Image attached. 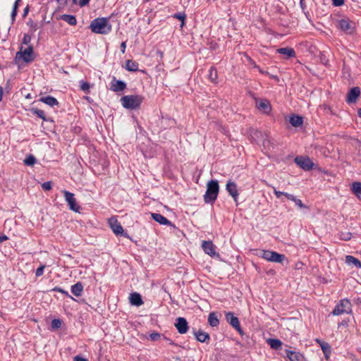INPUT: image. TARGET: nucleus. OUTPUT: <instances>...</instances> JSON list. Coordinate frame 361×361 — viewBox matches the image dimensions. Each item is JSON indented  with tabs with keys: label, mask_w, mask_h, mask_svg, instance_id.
<instances>
[{
	"label": "nucleus",
	"mask_w": 361,
	"mask_h": 361,
	"mask_svg": "<svg viewBox=\"0 0 361 361\" xmlns=\"http://www.w3.org/2000/svg\"><path fill=\"white\" fill-rule=\"evenodd\" d=\"M32 47H27L23 49V47H20V50L16 53L15 56L16 63L21 65L33 62L37 57V54L35 53Z\"/></svg>",
	"instance_id": "1"
},
{
	"label": "nucleus",
	"mask_w": 361,
	"mask_h": 361,
	"mask_svg": "<svg viewBox=\"0 0 361 361\" xmlns=\"http://www.w3.org/2000/svg\"><path fill=\"white\" fill-rule=\"evenodd\" d=\"M90 28L94 33L107 34L111 30V25L107 18H97L92 20Z\"/></svg>",
	"instance_id": "2"
},
{
	"label": "nucleus",
	"mask_w": 361,
	"mask_h": 361,
	"mask_svg": "<svg viewBox=\"0 0 361 361\" xmlns=\"http://www.w3.org/2000/svg\"><path fill=\"white\" fill-rule=\"evenodd\" d=\"M219 185L216 180H210L207 183V190L204 195V201L207 204H213L217 199Z\"/></svg>",
	"instance_id": "3"
},
{
	"label": "nucleus",
	"mask_w": 361,
	"mask_h": 361,
	"mask_svg": "<svg viewBox=\"0 0 361 361\" xmlns=\"http://www.w3.org/2000/svg\"><path fill=\"white\" fill-rule=\"evenodd\" d=\"M144 97L140 94L125 95L121 98L122 106L126 109H137L140 107Z\"/></svg>",
	"instance_id": "4"
},
{
	"label": "nucleus",
	"mask_w": 361,
	"mask_h": 361,
	"mask_svg": "<svg viewBox=\"0 0 361 361\" xmlns=\"http://www.w3.org/2000/svg\"><path fill=\"white\" fill-rule=\"evenodd\" d=\"M259 257L262 258L271 262H276L282 264L283 261L286 259V257L283 254H280L279 252L271 251V250H262L260 251Z\"/></svg>",
	"instance_id": "5"
},
{
	"label": "nucleus",
	"mask_w": 361,
	"mask_h": 361,
	"mask_svg": "<svg viewBox=\"0 0 361 361\" xmlns=\"http://www.w3.org/2000/svg\"><path fill=\"white\" fill-rule=\"evenodd\" d=\"M351 312V303L347 298L342 299L335 306L332 311V314L338 316L344 313H349Z\"/></svg>",
	"instance_id": "6"
},
{
	"label": "nucleus",
	"mask_w": 361,
	"mask_h": 361,
	"mask_svg": "<svg viewBox=\"0 0 361 361\" xmlns=\"http://www.w3.org/2000/svg\"><path fill=\"white\" fill-rule=\"evenodd\" d=\"M294 162L305 171L313 169L314 164L309 157L298 156L294 159Z\"/></svg>",
	"instance_id": "7"
},
{
	"label": "nucleus",
	"mask_w": 361,
	"mask_h": 361,
	"mask_svg": "<svg viewBox=\"0 0 361 361\" xmlns=\"http://www.w3.org/2000/svg\"><path fill=\"white\" fill-rule=\"evenodd\" d=\"M62 192L64 195L65 200L68 204L69 209L75 212L80 213L81 207L77 203L74 194L67 190H63Z\"/></svg>",
	"instance_id": "8"
},
{
	"label": "nucleus",
	"mask_w": 361,
	"mask_h": 361,
	"mask_svg": "<svg viewBox=\"0 0 361 361\" xmlns=\"http://www.w3.org/2000/svg\"><path fill=\"white\" fill-rule=\"evenodd\" d=\"M225 317L226 322L233 328L235 329L239 334L241 336L244 335V331L240 326V321L238 318L234 315L233 312H228L225 314Z\"/></svg>",
	"instance_id": "9"
},
{
	"label": "nucleus",
	"mask_w": 361,
	"mask_h": 361,
	"mask_svg": "<svg viewBox=\"0 0 361 361\" xmlns=\"http://www.w3.org/2000/svg\"><path fill=\"white\" fill-rule=\"evenodd\" d=\"M109 224L113 232L116 235H122L128 237V234L124 232L123 228L118 220L115 218H111L109 220Z\"/></svg>",
	"instance_id": "10"
},
{
	"label": "nucleus",
	"mask_w": 361,
	"mask_h": 361,
	"mask_svg": "<svg viewBox=\"0 0 361 361\" xmlns=\"http://www.w3.org/2000/svg\"><path fill=\"white\" fill-rule=\"evenodd\" d=\"M355 23L348 18L341 19L338 23V27L346 32L351 33L355 29Z\"/></svg>",
	"instance_id": "11"
},
{
	"label": "nucleus",
	"mask_w": 361,
	"mask_h": 361,
	"mask_svg": "<svg viewBox=\"0 0 361 361\" xmlns=\"http://www.w3.org/2000/svg\"><path fill=\"white\" fill-rule=\"evenodd\" d=\"M174 326L180 334H186L189 329L188 323L186 319L184 317H178L176 319Z\"/></svg>",
	"instance_id": "12"
},
{
	"label": "nucleus",
	"mask_w": 361,
	"mask_h": 361,
	"mask_svg": "<svg viewBox=\"0 0 361 361\" xmlns=\"http://www.w3.org/2000/svg\"><path fill=\"white\" fill-rule=\"evenodd\" d=\"M226 190L228 194L233 197V200L238 204V198L239 195L238 190L237 189V184L232 181L231 179L227 181L226 185Z\"/></svg>",
	"instance_id": "13"
},
{
	"label": "nucleus",
	"mask_w": 361,
	"mask_h": 361,
	"mask_svg": "<svg viewBox=\"0 0 361 361\" xmlns=\"http://www.w3.org/2000/svg\"><path fill=\"white\" fill-rule=\"evenodd\" d=\"M250 137L252 142L259 144L263 140L267 137V133L262 132L255 128H250L249 130Z\"/></svg>",
	"instance_id": "14"
},
{
	"label": "nucleus",
	"mask_w": 361,
	"mask_h": 361,
	"mask_svg": "<svg viewBox=\"0 0 361 361\" xmlns=\"http://www.w3.org/2000/svg\"><path fill=\"white\" fill-rule=\"evenodd\" d=\"M256 107L266 114H269L271 111V105L266 99L256 100Z\"/></svg>",
	"instance_id": "15"
},
{
	"label": "nucleus",
	"mask_w": 361,
	"mask_h": 361,
	"mask_svg": "<svg viewBox=\"0 0 361 361\" xmlns=\"http://www.w3.org/2000/svg\"><path fill=\"white\" fill-rule=\"evenodd\" d=\"M286 355L290 361H307L305 356L298 351L286 350Z\"/></svg>",
	"instance_id": "16"
},
{
	"label": "nucleus",
	"mask_w": 361,
	"mask_h": 361,
	"mask_svg": "<svg viewBox=\"0 0 361 361\" xmlns=\"http://www.w3.org/2000/svg\"><path fill=\"white\" fill-rule=\"evenodd\" d=\"M360 94V89L359 87H354L351 88L348 93L346 102L348 104L355 103L357 97Z\"/></svg>",
	"instance_id": "17"
},
{
	"label": "nucleus",
	"mask_w": 361,
	"mask_h": 361,
	"mask_svg": "<svg viewBox=\"0 0 361 361\" xmlns=\"http://www.w3.org/2000/svg\"><path fill=\"white\" fill-rule=\"evenodd\" d=\"M192 333L197 341L199 342L208 343L210 340L209 334L202 330L197 331L195 329H192Z\"/></svg>",
	"instance_id": "18"
},
{
	"label": "nucleus",
	"mask_w": 361,
	"mask_h": 361,
	"mask_svg": "<svg viewBox=\"0 0 361 361\" xmlns=\"http://www.w3.org/2000/svg\"><path fill=\"white\" fill-rule=\"evenodd\" d=\"M152 219L156 222L159 223L161 225L164 226H171L175 227V226L165 216L158 213H151Z\"/></svg>",
	"instance_id": "19"
},
{
	"label": "nucleus",
	"mask_w": 361,
	"mask_h": 361,
	"mask_svg": "<svg viewBox=\"0 0 361 361\" xmlns=\"http://www.w3.org/2000/svg\"><path fill=\"white\" fill-rule=\"evenodd\" d=\"M126 88V83L123 80H116L115 77H114L113 80L111 82V87L110 90L114 92H121Z\"/></svg>",
	"instance_id": "20"
},
{
	"label": "nucleus",
	"mask_w": 361,
	"mask_h": 361,
	"mask_svg": "<svg viewBox=\"0 0 361 361\" xmlns=\"http://www.w3.org/2000/svg\"><path fill=\"white\" fill-rule=\"evenodd\" d=\"M202 247L204 252L206 254L209 255V256L214 257L215 255H219L218 254L216 253L215 245L213 244V243L212 241L204 240L202 242Z\"/></svg>",
	"instance_id": "21"
},
{
	"label": "nucleus",
	"mask_w": 361,
	"mask_h": 361,
	"mask_svg": "<svg viewBox=\"0 0 361 361\" xmlns=\"http://www.w3.org/2000/svg\"><path fill=\"white\" fill-rule=\"evenodd\" d=\"M129 300L130 303L136 307H140L144 303L141 295L137 292L131 293Z\"/></svg>",
	"instance_id": "22"
},
{
	"label": "nucleus",
	"mask_w": 361,
	"mask_h": 361,
	"mask_svg": "<svg viewBox=\"0 0 361 361\" xmlns=\"http://www.w3.org/2000/svg\"><path fill=\"white\" fill-rule=\"evenodd\" d=\"M39 101L46 104L51 107L59 105L58 100L55 97L50 96V95H48L46 97H42L39 98Z\"/></svg>",
	"instance_id": "23"
},
{
	"label": "nucleus",
	"mask_w": 361,
	"mask_h": 361,
	"mask_svg": "<svg viewBox=\"0 0 361 361\" xmlns=\"http://www.w3.org/2000/svg\"><path fill=\"white\" fill-rule=\"evenodd\" d=\"M83 284L82 282L78 281L74 285L71 286V293L76 297H80L82 295L83 292Z\"/></svg>",
	"instance_id": "24"
},
{
	"label": "nucleus",
	"mask_w": 361,
	"mask_h": 361,
	"mask_svg": "<svg viewBox=\"0 0 361 361\" xmlns=\"http://www.w3.org/2000/svg\"><path fill=\"white\" fill-rule=\"evenodd\" d=\"M289 122L293 127H300L303 123V117L293 114L290 117Z\"/></svg>",
	"instance_id": "25"
},
{
	"label": "nucleus",
	"mask_w": 361,
	"mask_h": 361,
	"mask_svg": "<svg viewBox=\"0 0 361 361\" xmlns=\"http://www.w3.org/2000/svg\"><path fill=\"white\" fill-rule=\"evenodd\" d=\"M208 323L212 327H216L219 325V319L216 312H210L208 316Z\"/></svg>",
	"instance_id": "26"
},
{
	"label": "nucleus",
	"mask_w": 361,
	"mask_h": 361,
	"mask_svg": "<svg viewBox=\"0 0 361 361\" xmlns=\"http://www.w3.org/2000/svg\"><path fill=\"white\" fill-rule=\"evenodd\" d=\"M277 52L281 54L286 55V59L295 56V52L293 49L288 47H282L277 49Z\"/></svg>",
	"instance_id": "27"
},
{
	"label": "nucleus",
	"mask_w": 361,
	"mask_h": 361,
	"mask_svg": "<svg viewBox=\"0 0 361 361\" xmlns=\"http://www.w3.org/2000/svg\"><path fill=\"white\" fill-rule=\"evenodd\" d=\"M345 262L349 265H354L356 268H361V262L352 255H347L345 257Z\"/></svg>",
	"instance_id": "28"
},
{
	"label": "nucleus",
	"mask_w": 361,
	"mask_h": 361,
	"mask_svg": "<svg viewBox=\"0 0 361 361\" xmlns=\"http://www.w3.org/2000/svg\"><path fill=\"white\" fill-rule=\"evenodd\" d=\"M138 63L133 60H127L126 62V69L130 72H135L138 71Z\"/></svg>",
	"instance_id": "29"
},
{
	"label": "nucleus",
	"mask_w": 361,
	"mask_h": 361,
	"mask_svg": "<svg viewBox=\"0 0 361 361\" xmlns=\"http://www.w3.org/2000/svg\"><path fill=\"white\" fill-rule=\"evenodd\" d=\"M267 343L270 345L271 348L274 350L279 349L283 343L278 338H269L267 340Z\"/></svg>",
	"instance_id": "30"
},
{
	"label": "nucleus",
	"mask_w": 361,
	"mask_h": 361,
	"mask_svg": "<svg viewBox=\"0 0 361 361\" xmlns=\"http://www.w3.org/2000/svg\"><path fill=\"white\" fill-rule=\"evenodd\" d=\"M61 19L70 25H75L77 24L76 17L73 15L63 14L61 16Z\"/></svg>",
	"instance_id": "31"
},
{
	"label": "nucleus",
	"mask_w": 361,
	"mask_h": 361,
	"mask_svg": "<svg viewBox=\"0 0 361 361\" xmlns=\"http://www.w3.org/2000/svg\"><path fill=\"white\" fill-rule=\"evenodd\" d=\"M209 80L214 83L217 84L218 83V73L217 70L214 66H212L209 71V75H208Z\"/></svg>",
	"instance_id": "32"
},
{
	"label": "nucleus",
	"mask_w": 361,
	"mask_h": 361,
	"mask_svg": "<svg viewBox=\"0 0 361 361\" xmlns=\"http://www.w3.org/2000/svg\"><path fill=\"white\" fill-rule=\"evenodd\" d=\"M286 198L295 202V204L301 209H307L308 207L304 204L300 199H298L295 196L290 194L286 195Z\"/></svg>",
	"instance_id": "33"
},
{
	"label": "nucleus",
	"mask_w": 361,
	"mask_h": 361,
	"mask_svg": "<svg viewBox=\"0 0 361 361\" xmlns=\"http://www.w3.org/2000/svg\"><path fill=\"white\" fill-rule=\"evenodd\" d=\"M261 142H262V145H263L264 149L271 150V149L274 148V144L272 142V140L269 137L267 133V137L263 138V140L261 141Z\"/></svg>",
	"instance_id": "34"
},
{
	"label": "nucleus",
	"mask_w": 361,
	"mask_h": 361,
	"mask_svg": "<svg viewBox=\"0 0 361 361\" xmlns=\"http://www.w3.org/2000/svg\"><path fill=\"white\" fill-rule=\"evenodd\" d=\"M352 190L361 200V183L354 182L352 185Z\"/></svg>",
	"instance_id": "35"
},
{
	"label": "nucleus",
	"mask_w": 361,
	"mask_h": 361,
	"mask_svg": "<svg viewBox=\"0 0 361 361\" xmlns=\"http://www.w3.org/2000/svg\"><path fill=\"white\" fill-rule=\"evenodd\" d=\"M30 111L33 114L37 116L39 118L42 119L44 121H47V118L45 116V113L43 110H41V109H39L37 108H32V109H31Z\"/></svg>",
	"instance_id": "36"
},
{
	"label": "nucleus",
	"mask_w": 361,
	"mask_h": 361,
	"mask_svg": "<svg viewBox=\"0 0 361 361\" xmlns=\"http://www.w3.org/2000/svg\"><path fill=\"white\" fill-rule=\"evenodd\" d=\"M321 348L324 354L325 357L328 359L330 354L331 353V348L330 345L326 342L322 343V345H321Z\"/></svg>",
	"instance_id": "37"
},
{
	"label": "nucleus",
	"mask_w": 361,
	"mask_h": 361,
	"mask_svg": "<svg viewBox=\"0 0 361 361\" xmlns=\"http://www.w3.org/2000/svg\"><path fill=\"white\" fill-rule=\"evenodd\" d=\"M36 158L32 154H29L23 161L26 166H33L36 163Z\"/></svg>",
	"instance_id": "38"
},
{
	"label": "nucleus",
	"mask_w": 361,
	"mask_h": 361,
	"mask_svg": "<svg viewBox=\"0 0 361 361\" xmlns=\"http://www.w3.org/2000/svg\"><path fill=\"white\" fill-rule=\"evenodd\" d=\"M80 87L85 93H90V85L89 82L81 80L80 81Z\"/></svg>",
	"instance_id": "39"
},
{
	"label": "nucleus",
	"mask_w": 361,
	"mask_h": 361,
	"mask_svg": "<svg viewBox=\"0 0 361 361\" xmlns=\"http://www.w3.org/2000/svg\"><path fill=\"white\" fill-rule=\"evenodd\" d=\"M62 325V320L60 319H54L51 322L52 329H59Z\"/></svg>",
	"instance_id": "40"
},
{
	"label": "nucleus",
	"mask_w": 361,
	"mask_h": 361,
	"mask_svg": "<svg viewBox=\"0 0 361 361\" xmlns=\"http://www.w3.org/2000/svg\"><path fill=\"white\" fill-rule=\"evenodd\" d=\"M51 291L61 293L64 294L66 296L71 298L72 300H74V298L71 295H69L68 291L62 289L61 288H60L59 286L54 287V288H52L51 290Z\"/></svg>",
	"instance_id": "41"
},
{
	"label": "nucleus",
	"mask_w": 361,
	"mask_h": 361,
	"mask_svg": "<svg viewBox=\"0 0 361 361\" xmlns=\"http://www.w3.org/2000/svg\"><path fill=\"white\" fill-rule=\"evenodd\" d=\"M163 334L157 332H153L149 334V338L152 341H157L163 337Z\"/></svg>",
	"instance_id": "42"
},
{
	"label": "nucleus",
	"mask_w": 361,
	"mask_h": 361,
	"mask_svg": "<svg viewBox=\"0 0 361 361\" xmlns=\"http://www.w3.org/2000/svg\"><path fill=\"white\" fill-rule=\"evenodd\" d=\"M73 4L79 6L80 7H84L89 4L90 0H72Z\"/></svg>",
	"instance_id": "43"
},
{
	"label": "nucleus",
	"mask_w": 361,
	"mask_h": 361,
	"mask_svg": "<svg viewBox=\"0 0 361 361\" xmlns=\"http://www.w3.org/2000/svg\"><path fill=\"white\" fill-rule=\"evenodd\" d=\"M173 18L181 20L182 25H183L186 15L184 13H177L173 15Z\"/></svg>",
	"instance_id": "44"
},
{
	"label": "nucleus",
	"mask_w": 361,
	"mask_h": 361,
	"mask_svg": "<svg viewBox=\"0 0 361 361\" xmlns=\"http://www.w3.org/2000/svg\"><path fill=\"white\" fill-rule=\"evenodd\" d=\"M243 56L246 58L250 65L252 66L255 68H259V66L245 52L243 53Z\"/></svg>",
	"instance_id": "45"
},
{
	"label": "nucleus",
	"mask_w": 361,
	"mask_h": 361,
	"mask_svg": "<svg viewBox=\"0 0 361 361\" xmlns=\"http://www.w3.org/2000/svg\"><path fill=\"white\" fill-rule=\"evenodd\" d=\"M352 238V233L350 232L341 233V239L345 241L350 240Z\"/></svg>",
	"instance_id": "46"
},
{
	"label": "nucleus",
	"mask_w": 361,
	"mask_h": 361,
	"mask_svg": "<svg viewBox=\"0 0 361 361\" xmlns=\"http://www.w3.org/2000/svg\"><path fill=\"white\" fill-rule=\"evenodd\" d=\"M274 193L276 195V197L279 199L281 198L282 196H285L286 197V195H290L288 192L277 190L276 188H274Z\"/></svg>",
	"instance_id": "47"
},
{
	"label": "nucleus",
	"mask_w": 361,
	"mask_h": 361,
	"mask_svg": "<svg viewBox=\"0 0 361 361\" xmlns=\"http://www.w3.org/2000/svg\"><path fill=\"white\" fill-rule=\"evenodd\" d=\"M42 188L44 190H50L52 188V183L51 181H47L42 184Z\"/></svg>",
	"instance_id": "48"
},
{
	"label": "nucleus",
	"mask_w": 361,
	"mask_h": 361,
	"mask_svg": "<svg viewBox=\"0 0 361 361\" xmlns=\"http://www.w3.org/2000/svg\"><path fill=\"white\" fill-rule=\"evenodd\" d=\"M45 267L46 266L42 264L35 271V275L37 277L41 276L43 274Z\"/></svg>",
	"instance_id": "49"
},
{
	"label": "nucleus",
	"mask_w": 361,
	"mask_h": 361,
	"mask_svg": "<svg viewBox=\"0 0 361 361\" xmlns=\"http://www.w3.org/2000/svg\"><path fill=\"white\" fill-rule=\"evenodd\" d=\"M163 338L169 342V344L171 345H173L180 348H183V346L178 345L177 343H176L173 341L171 340L170 338L166 337L164 335L163 336Z\"/></svg>",
	"instance_id": "50"
},
{
	"label": "nucleus",
	"mask_w": 361,
	"mask_h": 361,
	"mask_svg": "<svg viewBox=\"0 0 361 361\" xmlns=\"http://www.w3.org/2000/svg\"><path fill=\"white\" fill-rule=\"evenodd\" d=\"M332 4L335 6H341L344 4V0H332Z\"/></svg>",
	"instance_id": "51"
},
{
	"label": "nucleus",
	"mask_w": 361,
	"mask_h": 361,
	"mask_svg": "<svg viewBox=\"0 0 361 361\" xmlns=\"http://www.w3.org/2000/svg\"><path fill=\"white\" fill-rule=\"evenodd\" d=\"M31 41V37L29 35H25L24 37H23V44H27L30 42Z\"/></svg>",
	"instance_id": "52"
},
{
	"label": "nucleus",
	"mask_w": 361,
	"mask_h": 361,
	"mask_svg": "<svg viewBox=\"0 0 361 361\" xmlns=\"http://www.w3.org/2000/svg\"><path fill=\"white\" fill-rule=\"evenodd\" d=\"M320 61H321V62H322L324 65L326 66V65H327V63H328V61H329V60L326 59V57L323 54H321V56H320Z\"/></svg>",
	"instance_id": "53"
},
{
	"label": "nucleus",
	"mask_w": 361,
	"mask_h": 361,
	"mask_svg": "<svg viewBox=\"0 0 361 361\" xmlns=\"http://www.w3.org/2000/svg\"><path fill=\"white\" fill-rule=\"evenodd\" d=\"M60 7H64L68 3V0H56Z\"/></svg>",
	"instance_id": "54"
},
{
	"label": "nucleus",
	"mask_w": 361,
	"mask_h": 361,
	"mask_svg": "<svg viewBox=\"0 0 361 361\" xmlns=\"http://www.w3.org/2000/svg\"><path fill=\"white\" fill-rule=\"evenodd\" d=\"M74 361H87L86 358L80 355H76L73 358Z\"/></svg>",
	"instance_id": "55"
},
{
	"label": "nucleus",
	"mask_w": 361,
	"mask_h": 361,
	"mask_svg": "<svg viewBox=\"0 0 361 361\" xmlns=\"http://www.w3.org/2000/svg\"><path fill=\"white\" fill-rule=\"evenodd\" d=\"M16 15H17V9L13 8V11L11 12V18L13 20H15Z\"/></svg>",
	"instance_id": "56"
},
{
	"label": "nucleus",
	"mask_w": 361,
	"mask_h": 361,
	"mask_svg": "<svg viewBox=\"0 0 361 361\" xmlns=\"http://www.w3.org/2000/svg\"><path fill=\"white\" fill-rule=\"evenodd\" d=\"M8 239V237L5 235L0 236V243H3L4 241Z\"/></svg>",
	"instance_id": "57"
},
{
	"label": "nucleus",
	"mask_w": 361,
	"mask_h": 361,
	"mask_svg": "<svg viewBox=\"0 0 361 361\" xmlns=\"http://www.w3.org/2000/svg\"><path fill=\"white\" fill-rule=\"evenodd\" d=\"M21 1V0H16L15 3H14V5H13V8H16V9H18V5H19V3Z\"/></svg>",
	"instance_id": "58"
},
{
	"label": "nucleus",
	"mask_w": 361,
	"mask_h": 361,
	"mask_svg": "<svg viewBox=\"0 0 361 361\" xmlns=\"http://www.w3.org/2000/svg\"><path fill=\"white\" fill-rule=\"evenodd\" d=\"M21 1V0H16L15 3H14V5H13V8H16V9H18V5H19V3Z\"/></svg>",
	"instance_id": "59"
},
{
	"label": "nucleus",
	"mask_w": 361,
	"mask_h": 361,
	"mask_svg": "<svg viewBox=\"0 0 361 361\" xmlns=\"http://www.w3.org/2000/svg\"><path fill=\"white\" fill-rule=\"evenodd\" d=\"M21 1V0H16L15 3H14V5H13V8H16V9H18V5H19V3Z\"/></svg>",
	"instance_id": "60"
},
{
	"label": "nucleus",
	"mask_w": 361,
	"mask_h": 361,
	"mask_svg": "<svg viewBox=\"0 0 361 361\" xmlns=\"http://www.w3.org/2000/svg\"><path fill=\"white\" fill-rule=\"evenodd\" d=\"M262 74H264V75H269V73L267 72V71H263L262 69L260 68V67L259 66V68H257Z\"/></svg>",
	"instance_id": "61"
},
{
	"label": "nucleus",
	"mask_w": 361,
	"mask_h": 361,
	"mask_svg": "<svg viewBox=\"0 0 361 361\" xmlns=\"http://www.w3.org/2000/svg\"><path fill=\"white\" fill-rule=\"evenodd\" d=\"M3 94H4V90H3V87L1 86H0V102L3 99Z\"/></svg>",
	"instance_id": "62"
},
{
	"label": "nucleus",
	"mask_w": 361,
	"mask_h": 361,
	"mask_svg": "<svg viewBox=\"0 0 361 361\" xmlns=\"http://www.w3.org/2000/svg\"><path fill=\"white\" fill-rule=\"evenodd\" d=\"M270 77L273 79H274L276 81L279 82V78L277 75H270Z\"/></svg>",
	"instance_id": "63"
},
{
	"label": "nucleus",
	"mask_w": 361,
	"mask_h": 361,
	"mask_svg": "<svg viewBox=\"0 0 361 361\" xmlns=\"http://www.w3.org/2000/svg\"><path fill=\"white\" fill-rule=\"evenodd\" d=\"M315 341L321 346V345H322V343H325V341H323L319 338H316L315 339Z\"/></svg>",
	"instance_id": "64"
}]
</instances>
